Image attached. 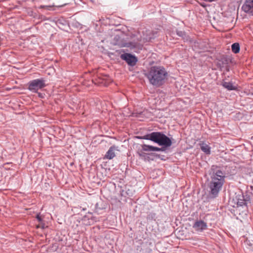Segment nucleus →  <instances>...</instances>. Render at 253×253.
Instances as JSON below:
<instances>
[{
  "label": "nucleus",
  "instance_id": "obj_1",
  "mask_svg": "<svg viewBox=\"0 0 253 253\" xmlns=\"http://www.w3.org/2000/svg\"><path fill=\"white\" fill-rule=\"evenodd\" d=\"M210 179L207 184V191L211 198L218 197L220 192L225 183V172L220 167L212 165L209 170Z\"/></svg>",
  "mask_w": 253,
  "mask_h": 253
},
{
  "label": "nucleus",
  "instance_id": "obj_2",
  "mask_svg": "<svg viewBox=\"0 0 253 253\" xmlns=\"http://www.w3.org/2000/svg\"><path fill=\"white\" fill-rule=\"evenodd\" d=\"M139 139L151 140L162 147L153 146V152H163L172 144L171 138L161 131H154L138 137Z\"/></svg>",
  "mask_w": 253,
  "mask_h": 253
},
{
  "label": "nucleus",
  "instance_id": "obj_3",
  "mask_svg": "<svg viewBox=\"0 0 253 253\" xmlns=\"http://www.w3.org/2000/svg\"><path fill=\"white\" fill-rule=\"evenodd\" d=\"M146 76L151 84L160 86L165 83L168 73L164 67L155 66L150 68Z\"/></svg>",
  "mask_w": 253,
  "mask_h": 253
},
{
  "label": "nucleus",
  "instance_id": "obj_4",
  "mask_svg": "<svg viewBox=\"0 0 253 253\" xmlns=\"http://www.w3.org/2000/svg\"><path fill=\"white\" fill-rule=\"evenodd\" d=\"M250 201V196L247 194H244L242 191H239L235 194V196L233 198V201L235 205H233V207L237 208H242L246 210L247 208V204Z\"/></svg>",
  "mask_w": 253,
  "mask_h": 253
},
{
  "label": "nucleus",
  "instance_id": "obj_5",
  "mask_svg": "<svg viewBox=\"0 0 253 253\" xmlns=\"http://www.w3.org/2000/svg\"><path fill=\"white\" fill-rule=\"evenodd\" d=\"M46 85V80L43 78L31 80L27 84L28 89L33 93H38V95H42L38 91L45 87Z\"/></svg>",
  "mask_w": 253,
  "mask_h": 253
},
{
  "label": "nucleus",
  "instance_id": "obj_6",
  "mask_svg": "<svg viewBox=\"0 0 253 253\" xmlns=\"http://www.w3.org/2000/svg\"><path fill=\"white\" fill-rule=\"evenodd\" d=\"M120 57L128 65L131 67L134 66L138 61L137 57L131 53H125L121 54Z\"/></svg>",
  "mask_w": 253,
  "mask_h": 253
},
{
  "label": "nucleus",
  "instance_id": "obj_7",
  "mask_svg": "<svg viewBox=\"0 0 253 253\" xmlns=\"http://www.w3.org/2000/svg\"><path fill=\"white\" fill-rule=\"evenodd\" d=\"M193 228L198 232H202L207 229L206 222L202 220H197L192 226Z\"/></svg>",
  "mask_w": 253,
  "mask_h": 253
},
{
  "label": "nucleus",
  "instance_id": "obj_8",
  "mask_svg": "<svg viewBox=\"0 0 253 253\" xmlns=\"http://www.w3.org/2000/svg\"><path fill=\"white\" fill-rule=\"evenodd\" d=\"M242 9L245 12L253 15V0H246L242 6Z\"/></svg>",
  "mask_w": 253,
  "mask_h": 253
},
{
  "label": "nucleus",
  "instance_id": "obj_9",
  "mask_svg": "<svg viewBox=\"0 0 253 253\" xmlns=\"http://www.w3.org/2000/svg\"><path fill=\"white\" fill-rule=\"evenodd\" d=\"M201 150L206 155H210L211 153V147L204 141L201 142L199 144Z\"/></svg>",
  "mask_w": 253,
  "mask_h": 253
},
{
  "label": "nucleus",
  "instance_id": "obj_10",
  "mask_svg": "<svg viewBox=\"0 0 253 253\" xmlns=\"http://www.w3.org/2000/svg\"><path fill=\"white\" fill-rule=\"evenodd\" d=\"M221 84L224 88L227 89L228 90H236L237 88L236 86L234 85L231 82L223 81L222 82Z\"/></svg>",
  "mask_w": 253,
  "mask_h": 253
},
{
  "label": "nucleus",
  "instance_id": "obj_11",
  "mask_svg": "<svg viewBox=\"0 0 253 253\" xmlns=\"http://www.w3.org/2000/svg\"><path fill=\"white\" fill-rule=\"evenodd\" d=\"M118 44L121 47H126L130 49H133L137 46V42H134L118 43Z\"/></svg>",
  "mask_w": 253,
  "mask_h": 253
},
{
  "label": "nucleus",
  "instance_id": "obj_12",
  "mask_svg": "<svg viewBox=\"0 0 253 253\" xmlns=\"http://www.w3.org/2000/svg\"><path fill=\"white\" fill-rule=\"evenodd\" d=\"M93 83L95 84L98 85H104V86H108L109 84V82L105 81L104 79H93L92 80Z\"/></svg>",
  "mask_w": 253,
  "mask_h": 253
},
{
  "label": "nucleus",
  "instance_id": "obj_13",
  "mask_svg": "<svg viewBox=\"0 0 253 253\" xmlns=\"http://www.w3.org/2000/svg\"><path fill=\"white\" fill-rule=\"evenodd\" d=\"M231 49L233 53L236 54L239 52L240 50V44L238 42H235L231 45Z\"/></svg>",
  "mask_w": 253,
  "mask_h": 253
},
{
  "label": "nucleus",
  "instance_id": "obj_14",
  "mask_svg": "<svg viewBox=\"0 0 253 253\" xmlns=\"http://www.w3.org/2000/svg\"><path fill=\"white\" fill-rule=\"evenodd\" d=\"M56 24L59 27L60 25L66 26L68 25V21L64 18H60L57 19L56 22Z\"/></svg>",
  "mask_w": 253,
  "mask_h": 253
},
{
  "label": "nucleus",
  "instance_id": "obj_15",
  "mask_svg": "<svg viewBox=\"0 0 253 253\" xmlns=\"http://www.w3.org/2000/svg\"><path fill=\"white\" fill-rule=\"evenodd\" d=\"M141 147L143 151L153 152V146L152 145L144 144L141 145Z\"/></svg>",
  "mask_w": 253,
  "mask_h": 253
},
{
  "label": "nucleus",
  "instance_id": "obj_16",
  "mask_svg": "<svg viewBox=\"0 0 253 253\" xmlns=\"http://www.w3.org/2000/svg\"><path fill=\"white\" fill-rule=\"evenodd\" d=\"M138 154L139 156L143 159L146 160L148 158L147 154L144 152V151H142V149L138 152Z\"/></svg>",
  "mask_w": 253,
  "mask_h": 253
},
{
  "label": "nucleus",
  "instance_id": "obj_17",
  "mask_svg": "<svg viewBox=\"0 0 253 253\" xmlns=\"http://www.w3.org/2000/svg\"><path fill=\"white\" fill-rule=\"evenodd\" d=\"M156 218V214L153 212H150L148 214L147 219L149 220H155Z\"/></svg>",
  "mask_w": 253,
  "mask_h": 253
},
{
  "label": "nucleus",
  "instance_id": "obj_18",
  "mask_svg": "<svg viewBox=\"0 0 253 253\" xmlns=\"http://www.w3.org/2000/svg\"><path fill=\"white\" fill-rule=\"evenodd\" d=\"M227 64V61L226 59L222 60V61H219L218 63V66L220 67H223L224 64Z\"/></svg>",
  "mask_w": 253,
  "mask_h": 253
},
{
  "label": "nucleus",
  "instance_id": "obj_19",
  "mask_svg": "<svg viewBox=\"0 0 253 253\" xmlns=\"http://www.w3.org/2000/svg\"><path fill=\"white\" fill-rule=\"evenodd\" d=\"M177 35L181 37L184 38L185 36H186V33L184 31H176Z\"/></svg>",
  "mask_w": 253,
  "mask_h": 253
},
{
  "label": "nucleus",
  "instance_id": "obj_20",
  "mask_svg": "<svg viewBox=\"0 0 253 253\" xmlns=\"http://www.w3.org/2000/svg\"><path fill=\"white\" fill-rule=\"evenodd\" d=\"M105 157L109 160L111 159V148L108 150Z\"/></svg>",
  "mask_w": 253,
  "mask_h": 253
},
{
  "label": "nucleus",
  "instance_id": "obj_21",
  "mask_svg": "<svg viewBox=\"0 0 253 253\" xmlns=\"http://www.w3.org/2000/svg\"><path fill=\"white\" fill-rule=\"evenodd\" d=\"M115 150L116 147L115 146H112V159H113L115 156V153L113 152V151Z\"/></svg>",
  "mask_w": 253,
  "mask_h": 253
},
{
  "label": "nucleus",
  "instance_id": "obj_22",
  "mask_svg": "<svg viewBox=\"0 0 253 253\" xmlns=\"http://www.w3.org/2000/svg\"><path fill=\"white\" fill-rule=\"evenodd\" d=\"M116 25H114L112 24V32L113 31H119V29L116 28Z\"/></svg>",
  "mask_w": 253,
  "mask_h": 253
},
{
  "label": "nucleus",
  "instance_id": "obj_23",
  "mask_svg": "<svg viewBox=\"0 0 253 253\" xmlns=\"http://www.w3.org/2000/svg\"><path fill=\"white\" fill-rule=\"evenodd\" d=\"M37 219L38 220L39 222H41L42 221V217L40 216V214H37L36 216Z\"/></svg>",
  "mask_w": 253,
  "mask_h": 253
},
{
  "label": "nucleus",
  "instance_id": "obj_24",
  "mask_svg": "<svg viewBox=\"0 0 253 253\" xmlns=\"http://www.w3.org/2000/svg\"><path fill=\"white\" fill-rule=\"evenodd\" d=\"M41 227H42V228H43V226H41L40 225H38L37 226V228H40Z\"/></svg>",
  "mask_w": 253,
  "mask_h": 253
},
{
  "label": "nucleus",
  "instance_id": "obj_25",
  "mask_svg": "<svg viewBox=\"0 0 253 253\" xmlns=\"http://www.w3.org/2000/svg\"><path fill=\"white\" fill-rule=\"evenodd\" d=\"M78 25H80V24L79 23H76V26L77 27Z\"/></svg>",
  "mask_w": 253,
  "mask_h": 253
},
{
  "label": "nucleus",
  "instance_id": "obj_26",
  "mask_svg": "<svg viewBox=\"0 0 253 253\" xmlns=\"http://www.w3.org/2000/svg\"><path fill=\"white\" fill-rule=\"evenodd\" d=\"M110 53H108V56H110Z\"/></svg>",
  "mask_w": 253,
  "mask_h": 253
}]
</instances>
